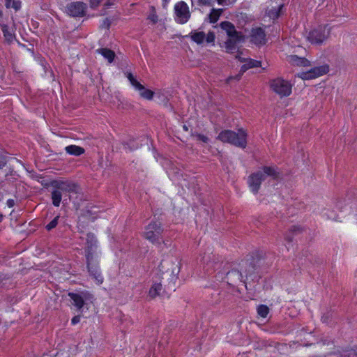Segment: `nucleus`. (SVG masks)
<instances>
[{
    "mask_svg": "<svg viewBox=\"0 0 357 357\" xmlns=\"http://www.w3.org/2000/svg\"><path fill=\"white\" fill-rule=\"evenodd\" d=\"M3 215L0 213V222L3 220Z\"/></svg>",
    "mask_w": 357,
    "mask_h": 357,
    "instance_id": "nucleus-53",
    "label": "nucleus"
},
{
    "mask_svg": "<svg viewBox=\"0 0 357 357\" xmlns=\"http://www.w3.org/2000/svg\"><path fill=\"white\" fill-rule=\"evenodd\" d=\"M215 36L214 32L209 31L207 35H206L205 40L207 43H212L215 42Z\"/></svg>",
    "mask_w": 357,
    "mask_h": 357,
    "instance_id": "nucleus-36",
    "label": "nucleus"
},
{
    "mask_svg": "<svg viewBox=\"0 0 357 357\" xmlns=\"http://www.w3.org/2000/svg\"><path fill=\"white\" fill-rule=\"evenodd\" d=\"M158 268L162 274L169 276V286L175 291V283L181 271L180 262L174 257H167L162 259Z\"/></svg>",
    "mask_w": 357,
    "mask_h": 357,
    "instance_id": "nucleus-4",
    "label": "nucleus"
},
{
    "mask_svg": "<svg viewBox=\"0 0 357 357\" xmlns=\"http://www.w3.org/2000/svg\"><path fill=\"white\" fill-rule=\"evenodd\" d=\"M50 185L53 188H59L62 192L70 194H77L80 191V187L77 183L66 178L52 180L50 182Z\"/></svg>",
    "mask_w": 357,
    "mask_h": 357,
    "instance_id": "nucleus-8",
    "label": "nucleus"
},
{
    "mask_svg": "<svg viewBox=\"0 0 357 357\" xmlns=\"http://www.w3.org/2000/svg\"><path fill=\"white\" fill-rule=\"evenodd\" d=\"M270 88L280 98L290 95V83L282 78L278 77L270 81Z\"/></svg>",
    "mask_w": 357,
    "mask_h": 357,
    "instance_id": "nucleus-10",
    "label": "nucleus"
},
{
    "mask_svg": "<svg viewBox=\"0 0 357 357\" xmlns=\"http://www.w3.org/2000/svg\"><path fill=\"white\" fill-rule=\"evenodd\" d=\"M10 8H13L15 10H19L21 8V1L19 0H12L10 3Z\"/></svg>",
    "mask_w": 357,
    "mask_h": 357,
    "instance_id": "nucleus-35",
    "label": "nucleus"
},
{
    "mask_svg": "<svg viewBox=\"0 0 357 357\" xmlns=\"http://www.w3.org/2000/svg\"><path fill=\"white\" fill-rule=\"evenodd\" d=\"M342 357H357V346L346 348L341 353Z\"/></svg>",
    "mask_w": 357,
    "mask_h": 357,
    "instance_id": "nucleus-28",
    "label": "nucleus"
},
{
    "mask_svg": "<svg viewBox=\"0 0 357 357\" xmlns=\"http://www.w3.org/2000/svg\"><path fill=\"white\" fill-rule=\"evenodd\" d=\"M1 31L3 33L5 40L8 43H11L15 38V35L12 30L10 29L7 24H0Z\"/></svg>",
    "mask_w": 357,
    "mask_h": 357,
    "instance_id": "nucleus-20",
    "label": "nucleus"
},
{
    "mask_svg": "<svg viewBox=\"0 0 357 357\" xmlns=\"http://www.w3.org/2000/svg\"><path fill=\"white\" fill-rule=\"evenodd\" d=\"M98 54H100L105 59L107 60L109 63H112L115 59V52L108 48H99L97 50Z\"/></svg>",
    "mask_w": 357,
    "mask_h": 357,
    "instance_id": "nucleus-22",
    "label": "nucleus"
},
{
    "mask_svg": "<svg viewBox=\"0 0 357 357\" xmlns=\"http://www.w3.org/2000/svg\"><path fill=\"white\" fill-rule=\"evenodd\" d=\"M217 139L224 143H229L242 149L245 148L247 145V133L242 128L238 129L237 132L231 130H222Z\"/></svg>",
    "mask_w": 357,
    "mask_h": 357,
    "instance_id": "nucleus-5",
    "label": "nucleus"
},
{
    "mask_svg": "<svg viewBox=\"0 0 357 357\" xmlns=\"http://www.w3.org/2000/svg\"><path fill=\"white\" fill-rule=\"evenodd\" d=\"M191 136L194 137L196 141L203 144H208L210 141L209 138L206 135L197 132H192L191 133Z\"/></svg>",
    "mask_w": 357,
    "mask_h": 357,
    "instance_id": "nucleus-29",
    "label": "nucleus"
},
{
    "mask_svg": "<svg viewBox=\"0 0 357 357\" xmlns=\"http://www.w3.org/2000/svg\"><path fill=\"white\" fill-rule=\"evenodd\" d=\"M267 176H271L273 179H277L278 172L275 167L264 166L259 171L252 173L248 178V185L250 190L257 195L261 188V183Z\"/></svg>",
    "mask_w": 357,
    "mask_h": 357,
    "instance_id": "nucleus-3",
    "label": "nucleus"
},
{
    "mask_svg": "<svg viewBox=\"0 0 357 357\" xmlns=\"http://www.w3.org/2000/svg\"><path fill=\"white\" fill-rule=\"evenodd\" d=\"M329 71L328 65H323L310 68L309 70L298 73L297 76L302 79H312L326 74Z\"/></svg>",
    "mask_w": 357,
    "mask_h": 357,
    "instance_id": "nucleus-13",
    "label": "nucleus"
},
{
    "mask_svg": "<svg viewBox=\"0 0 357 357\" xmlns=\"http://www.w3.org/2000/svg\"><path fill=\"white\" fill-rule=\"evenodd\" d=\"M321 342L322 343L323 345H325V344H328L331 341L328 339H323L321 340Z\"/></svg>",
    "mask_w": 357,
    "mask_h": 357,
    "instance_id": "nucleus-46",
    "label": "nucleus"
},
{
    "mask_svg": "<svg viewBox=\"0 0 357 357\" xmlns=\"http://www.w3.org/2000/svg\"><path fill=\"white\" fill-rule=\"evenodd\" d=\"M81 316L80 315H76L74 316L71 319V324L72 325H76L80 321Z\"/></svg>",
    "mask_w": 357,
    "mask_h": 357,
    "instance_id": "nucleus-41",
    "label": "nucleus"
},
{
    "mask_svg": "<svg viewBox=\"0 0 357 357\" xmlns=\"http://www.w3.org/2000/svg\"><path fill=\"white\" fill-rule=\"evenodd\" d=\"M189 36L193 42L201 45L205 40L206 34L204 31H192L189 33Z\"/></svg>",
    "mask_w": 357,
    "mask_h": 357,
    "instance_id": "nucleus-23",
    "label": "nucleus"
},
{
    "mask_svg": "<svg viewBox=\"0 0 357 357\" xmlns=\"http://www.w3.org/2000/svg\"><path fill=\"white\" fill-rule=\"evenodd\" d=\"M6 162V158H0V169L5 167Z\"/></svg>",
    "mask_w": 357,
    "mask_h": 357,
    "instance_id": "nucleus-44",
    "label": "nucleus"
},
{
    "mask_svg": "<svg viewBox=\"0 0 357 357\" xmlns=\"http://www.w3.org/2000/svg\"><path fill=\"white\" fill-rule=\"evenodd\" d=\"M102 0H89V6L91 9H96Z\"/></svg>",
    "mask_w": 357,
    "mask_h": 357,
    "instance_id": "nucleus-38",
    "label": "nucleus"
},
{
    "mask_svg": "<svg viewBox=\"0 0 357 357\" xmlns=\"http://www.w3.org/2000/svg\"><path fill=\"white\" fill-rule=\"evenodd\" d=\"M148 20L151 21L153 24H156L158 21V17L154 7H152V10L148 16Z\"/></svg>",
    "mask_w": 357,
    "mask_h": 357,
    "instance_id": "nucleus-32",
    "label": "nucleus"
},
{
    "mask_svg": "<svg viewBox=\"0 0 357 357\" xmlns=\"http://www.w3.org/2000/svg\"><path fill=\"white\" fill-rule=\"evenodd\" d=\"M284 239L287 241V243L290 242V237L289 235H286Z\"/></svg>",
    "mask_w": 357,
    "mask_h": 357,
    "instance_id": "nucleus-49",
    "label": "nucleus"
},
{
    "mask_svg": "<svg viewBox=\"0 0 357 357\" xmlns=\"http://www.w3.org/2000/svg\"><path fill=\"white\" fill-rule=\"evenodd\" d=\"M306 52V50L302 47L298 46L296 47L291 54H298L299 56H303V54Z\"/></svg>",
    "mask_w": 357,
    "mask_h": 357,
    "instance_id": "nucleus-37",
    "label": "nucleus"
},
{
    "mask_svg": "<svg viewBox=\"0 0 357 357\" xmlns=\"http://www.w3.org/2000/svg\"><path fill=\"white\" fill-rule=\"evenodd\" d=\"M164 228L158 220H152L144 228L143 237L153 245L165 243L162 238Z\"/></svg>",
    "mask_w": 357,
    "mask_h": 357,
    "instance_id": "nucleus-6",
    "label": "nucleus"
},
{
    "mask_svg": "<svg viewBox=\"0 0 357 357\" xmlns=\"http://www.w3.org/2000/svg\"><path fill=\"white\" fill-rule=\"evenodd\" d=\"M127 78L135 90L139 91V95L142 98L148 100H151L153 98L155 92L151 89H146L144 85L136 79L131 73H127Z\"/></svg>",
    "mask_w": 357,
    "mask_h": 357,
    "instance_id": "nucleus-12",
    "label": "nucleus"
},
{
    "mask_svg": "<svg viewBox=\"0 0 357 357\" xmlns=\"http://www.w3.org/2000/svg\"><path fill=\"white\" fill-rule=\"evenodd\" d=\"M3 15L2 11L0 10V17H1Z\"/></svg>",
    "mask_w": 357,
    "mask_h": 357,
    "instance_id": "nucleus-55",
    "label": "nucleus"
},
{
    "mask_svg": "<svg viewBox=\"0 0 357 357\" xmlns=\"http://www.w3.org/2000/svg\"><path fill=\"white\" fill-rule=\"evenodd\" d=\"M201 1L203 2V3L206 4V3H209V1H210L211 0H201Z\"/></svg>",
    "mask_w": 357,
    "mask_h": 357,
    "instance_id": "nucleus-50",
    "label": "nucleus"
},
{
    "mask_svg": "<svg viewBox=\"0 0 357 357\" xmlns=\"http://www.w3.org/2000/svg\"><path fill=\"white\" fill-rule=\"evenodd\" d=\"M59 219L60 215H56L49 223L45 226V229L47 231H50L55 229L59 224Z\"/></svg>",
    "mask_w": 357,
    "mask_h": 357,
    "instance_id": "nucleus-31",
    "label": "nucleus"
},
{
    "mask_svg": "<svg viewBox=\"0 0 357 357\" xmlns=\"http://www.w3.org/2000/svg\"><path fill=\"white\" fill-rule=\"evenodd\" d=\"M245 62L246 63L243 64L241 68V71L242 72H245L250 68L260 67L261 65V62L260 61L252 59H248L245 60Z\"/></svg>",
    "mask_w": 357,
    "mask_h": 357,
    "instance_id": "nucleus-25",
    "label": "nucleus"
},
{
    "mask_svg": "<svg viewBox=\"0 0 357 357\" xmlns=\"http://www.w3.org/2000/svg\"><path fill=\"white\" fill-rule=\"evenodd\" d=\"M87 10L86 3L82 1H73L66 6V13L73 17H82L86 15Z\"/></svg>",
    "mask_w": 357,
    "mask_h": 357,
    "instance_id": "nucleus-11",
    "label": "nucleus"
},
{
    "mask_svg": "<svg viewBox=\"0 0 357 357\" xmlns=\"http://www.w3.org/2000/svg\"><path fill=\"white\" fill-rule=\"evenodd\" d=\"M330 33V28L327 26H318L309 32L307 40L312 45H321L328 40Z\"/></svg>",
    "mask_w": 357,
    "mask_h": 357,
    "instance_id": "nucleus-7",
    "label": "nucleus"
},
{
    "mask_svg": "<svg viewBox=\"0 0 357 357\" xmlns=\"http://www.w3.org/2000/svg\"><path fill=\"white\" fill-rule=\"evenodd\" d=\"M51 199L55 207H59L62 200V191L59 188H53L51 191Z\"/></svg>",
    "mask_w": 357,
    "mask_h": 357,
    "instance_id": "nucleus-21",
    "label": "nucleus"
},
{
    "mask_svg": "<svg viewBox=\"0 0 357 357\" xmlns=\"http://www.w3.org/2000/svg\"><path fill=\"white\" fill-rule=\"evenodd\" d=\"M6 205L8 206V207L9 208H12L15 205V200L13 199H8L6 202Z\"/></svg>",
    "mask_w": 357,
    "mask_h": 357,
    "instance_id": "nucleus-42",
    "label": "nucleus"
},
{
    "mask_svg": "<svg viewBox=\"0 0 357 357\" xmlns=\"http://www.w3.org/2000/svg\"><path fill=\"white\" fill-rule=\"evenodd\" d=\"M255 258L252 256L250 259L242 261V270L231 269L226 273L218 272L215 275L218 280H225L229 285L234 286L238 282H243L245 287L249 280H254L257 278V266L254 263Z\"/></svg>",
    "mask_w": 357,
    "mask_h": 357,
    "instance_id": "nucleus-1",
    "label": "nucleus"
},
{
    "mask_svg": "<svg viewBox=\"0 0 357 357\" xmlns=\"http://www.w3.org/2000/svg\"><path fill=\"white\" fill-rule=\"evenodd\" d=\"M236 52H237V54L236 55V59H237L241 62H245L246 59L244 58H242L240 56L241 52H239V50H237Z\"/></svg>",
    "mask_w": 357,
    "mask_h": 357,
    "instance_id": "nucleus-43",
    "label": "nucleus"
},
{
    "mask_svg": "<svg viewBox=\"0 0 357 357\" xmlns=\"http://www.w3.org/2000/svg\"><path fill=\"white\" fill-rule=\"evenodd\" d=\"M282 6L280 5L278 8L272 9L270 10V16L273 19L278 18L280 16V10L282 9Z\"/></svg>",
    "mask_w": 357,
    "mask_h": 357,
    "instance_id": "nucleus-33",
    "label": "nucleus"
},
{
    "mask_svg": "<svg viewBox=\"0 0 357 357\" xmlns=\"http://www.w3.org/2000/svg\"><path fill=\"white\" fill-rule=\"evenodd\" d=\"M250 42L257 46H261L266 43V34L261 27L252 28L250 32Z\"/></svg>",
    "mask_w": 357,
    "mask_h": 357,
    "instance_id": "nucleus-14",
    "label": "nucleus"
},
{
    "mask_svg": "<svg viewBox=\"0 0 357 357\" xmlns=\"http://www.w3.org/2000/svg\"><path fill=\"white\" fill-rule=\"evenodd\" d=\"M65 150L69 155L79 156L84 153L85 150L83 147L77 145H69L66 146Z\"/></svg>",
    "mask_w": 357,
    "mask_h": 357,
    "instance_id": "nucleus-24",
    "label": "nucleus"
},
{
    "mask_svg": "<svg viewBox=\"0 0 357 357\" xmlns=\"http://www.w3.org/2000/svg\"><path fill=\"white\" fill-rule=\"evenodd\" d=\"M97 248L98 241L96 236L94 234L89 232L86 234V247L84 248L86 267L90 276L95 280L98 284H101L104 278L99 266V257L96 253Z\"/></svg>",
    "mask_w": 357,
    "mask_h": 357,
    "instance_id": "nucleus-2",
    "label": "nucleus"
},
{
    "mask_svg": "<svg viewBox=\"0 0 357 357\" xmlns=\"http://www.w3.org/2000/svg\"><path fill=\"white\" fill-rule=\"evenodd\" d=\"M0 156H5V155H4V152H3V151H2V150H1V149H0Z\"/></svg>",
    "mask_w": 357,
    "mask_h": 357,
    "instance_id": "nucleus-51",
    "label": "nucleus"
},
{
    "mask_svg": "<svg viewBox=\"0 0 357 357\" xmlns=\"http://www.w3.org/2000/svg\"><path fill=\"white\" fill-rule=\"evenodd\" d=\"M162 286L161 283H154L149 289V296L151 298H154L160 295Z\"/></svg>",
    "mask_w": 357,
    "mask_h": 357,
    "instance_id": "nucleus-27",
    "label": "nucleus"
},
{
    "mask_svg": "<svg viewBox=\"0 0 357 357\" xmlns=\"http://www.w3.org/2000/svg\"><path fill=\"white\" fill-rule=\"evenodd\" d=\"M6 1V8H10V3H11L12 0H5Z\"/></svg>",
    "mask_w": 357,
    "mask_h": 357,
    "instance_id": "nucleus-48",
    "label": "nucleus"
},
{
    "mask_svg": "<svg viewBox=\"0 0 357 357\" xmlns=\"http://www.w3.org/2000/svg\"><path fill=\"white\" fill-rule=\"evenodd\" d=\"M110 26H111V20L108 17H106L105 19H104L102 20V24H100L101 28H105L107 29H109Z\"/></svg>",
    "mask_w": 357,
    "mask_h": 357,
    "instance_id": "nucleus-39",
    "label": "nucleus"
},
{
    "mask_svg": "<svg viewBox=\"0 0 357 357\" xmlns=\"http://www.w3.org/2000/svg\"><path fill=\"white\" fill-rule=\"evenodd\" d=\"M183 130H185V131H188V127H187L185 125H184V126H183Z\"/></svg>",
    "mask_w": 357,
    "mask_h": 357,
    "instance_id": "nucleus-52",
    "label": "nucleus"
},
{
    "mask_svg": "<svg viewBox=\"0 0 357 357\" xmlns=\"http://www.w3.org/2000/svg\"><path fill=\"white\" fill-rule=\"evenodd\" d=\"M174 14L175 21L180 24L187 23L191 17L189 6L184 1H179L175 3Z\"/></svg>",
    "mask_w": 357,
    "mask_h": 357,
    "instance_id": "nucleus-9",
    "label": "nucleus"
},
{
    "mask_svg": "<svg viewBox=\"0 0 357 357\" xmlns=\"http://www.w3.org/2000/svg\"><path fill=\"white\" fill-rule=\"evenodd\" d=\"M218 5L225 6L227 5V0H216Z\"/></svg>",
    "mask_w": 357,
    "mask_h": 357,
    "instance_id": "nucleus-45",
    "label": "nucleus"
},
{
    "mask_svg": "<svg viewBox=\"0 0 357 357\" xmlns=\"http://www.w3.org/2000/svg\"><path fill=\"white\" fill-rule=\"evenodd\" d=\"M222 13V9L221 8H213L208 15L209 22L212 24L216 23L218 21Z\"/></svg>",
    "mask_w": 357,
    "mask_h": 357,
    "instance_id": "nucleus-26",
    "label": "nucleus"
},
{
    "mask_svg": "<svg viewBox=\"0 0 357 357\" xmlns=\"http://www.w3.org/2000/svg\"><path fill=\"white\" fill-rule=\"evenodd\" d=\"M220 26L224 30L229 38L235 37L238 40L245 39L242 32L236 30L235 26L229 21H224L220 24Z\"/></svg>",
    "mask_w": 357,
    "mask_h": 357,
    "instance_id": "nucleus-15",
    "label": "nucleus"
},
{
    "mask_svg": "<svg viewBox=\"0 0 357 357\" xmlns=\"http://www.w3.org/2000/svg\"><path fill=\"white\" fill-rule=\"evenodd\" d=\"M291 206H294L297 210H303L305 208V204L303 202L294 199V203L291 204Z\"/></svg>",
    "mask_w": 357,
    "mask_h": 357,
    "instance_id": "nucleus-34",
    "label": "nucleus"
},
{
    "mask_svg": "<svg viewBox=\"0 0 357 357\" xmlns=\"http://www.w3.org/2000/svg\"><path fill=\"white\" fill-rule=\"evenodd\" d=\"M162 6L164 8H165L169 3L170 0H162Z\"/></svg>",
    "mask_w": 357,
    "mask_h": 357,
    "instance_id": "nucleus-47",
    "label": "nucleus"
},
{
    "mask_svg": "<svg viewBox=\"0 0 357 357\" xmlns=\"http://www.w3.org/2000/svg\"><path fill=\"white\" fill-rule=\"evenodd\" d=\"M68 296L77 310H80L84 307L85 301L80 294L70 292L68 294Z\"/></svg>",
    "mask_w": 357,
    "mask_h": 357,
    "instance_id": "nucleus-19",
    "label": "nucleus"
},
{
    "mask_svg": "<svg viewBox=\"0 0 357 357\" xmlns=\"http://www.w3.org/2000/svg\"><path fill=\"white\" fill-rule=\"evenodd\" d=\"M302 332H304V328H302V330L301 331V332H299L298 331H296V333H301Z\"/></svg>",
    "mask_w": 357,
    "mask_h": 357,
    "instance_id": "nucleus-54",
    "label": "nucleus"
},
{
    "mask_svg": "<svg viewBox=\"0 0 357 357\" xmlns=\"http://www.w3.org/2000/svg\"><path fill=\"white\" fill-rule=\"evenodd\" d=\"M214 255L213 252L208 254L204 253V256L202 257L201 262L203 264V269L208 274L210 275L212 271L216 270V266H218L217 262L212 261Z\"/></svg>",
    "mask_w": 357,
    "mask_h": 357,
    "instance_id": "nucleus-16",
    "label": "nucleus"
},
{
    "mask_svg": "<svg viewBox=\"0 0 357 357\" xmlns=\"http://www.w3.org/2000/svg\"><path fill=\"white\" fill-rule=\"evenodd\" d=\"M257 314L259 317H261L262 318H266V317H267L268 314H269L270 310L267 305L261 304L257 307Z\"/></svg>",
    "mask_w": 357,
    "mask_h": 357,
    "instance_id": "nucleus-30",
    "label": "nucleus"
},
{
    "mask_svg": "<svg viewBox=\"0 0 357 357\" xmlns=\"http://www.w3.org/2000/svg\"><path fill=\"white\" fill-rule=\"evenodd\" d=\"M244 41V39L238 40L235 37L229 38L224 44L225 52L228 54L235 53L238 49L237 45Z\"/></svg>",
    "mask_w": 357,
    "mask_h": 357,
    "instance_id": "nucleus-17",
    "label": "nucleus"
},
{
    "mask_svg": "<svg viewBox=\"0 0 357 357\" xmlns=\"http://www.w3.org/2000/svg\"><path fill=\"white\" fill-rule=\"evenodd\" d=\"M310 61L305 58V56L291 54V66L310 67Z\"/></svg>",
    "mask_w": 357,
    "mask_h": 357,
    "instance_id": "nucleus-18",
    "label": "nucleus"
},
{
    "mask_svg": "<svg viewBox=\"0 0 357 357\" xmlns=\"http://www.w3.org/2000/svg\"><path fill=\"white\" fill-rule=\"evenodd\" d=\"M303 230V228L300 226H293L291 227V234L301 233Z\"/></svg>",
    "mask_w": 357,
    "mask_h": 357,
    "instance_id": "nucleus-40",
    "label": "nucleus"
}]
</instances>
